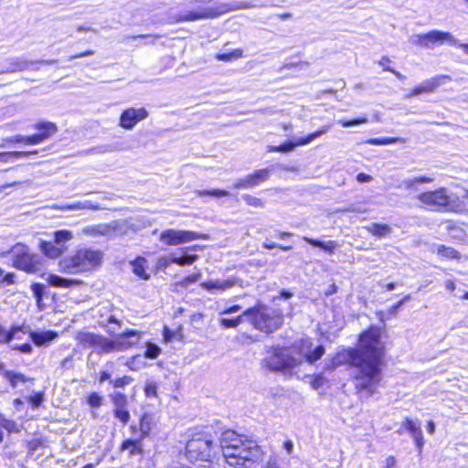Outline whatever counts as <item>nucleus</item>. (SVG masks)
Segmentation results:
<instances>
[{
    "mask_svg": "<svg viewBox=\"0 0 468 468\" xmlns=\"http://www.w3.org/2000/svg\"><path fill=\"white\" fill-rule=\"evenodd\" d=\"M143 336L141 331L128 329L122 334L116 335L113 339L114 352L126 351L136 346Z\"/></svg>",
    "mask_w": 468,
    "mask_h": 468,
    "instance_id": "f8f14e48",
    "label": "nucleus"
},
{
    "mask_svg": "<svg viewBox=\"0 0 468 468\" xmlns=\"http://www.w3.org/2000/svg\"><path fill=\"white\" fill-rule=\"evenodd\" d=\"M253 326L265 333H272L283 323L282 314L266 306H255L243 312Z\"/></svg>",
    "mask_w": 468,
    "mask_h": 468,
    "instance_id": "39448f33",
    "label": "nucleus"
},
{
    "mask_svg": "<svg viewBox=\"0 0 468 468\" xmlns=\"http://www.w3.org/2000/svg\"><path fill=\"white\" fill-rule=\"evenodd\" d=\"M67 248H60L49 241H42L40 244V250L48 258L57 259L60 257Z\"/></svg>",
    "mask_w": 468,
    "mask_h": 468,
    "instance_id": "5701e85b",
    "label": "nucleus"
},
{
    "mask_svg": "<svg viewBox=\"0 0 468 468\" xmlns=\"http://www.w3.org/2000/svg\"><path fill=\"white\" fill-rule=\"evenodd\" d=\"M403 427L409 431L410 432V434L412 435L413 433H415L417 431L420 430V424H417L415 422H413L409 418H406L405 421L403 422Z\"/></svg>",
    "mask_w": 468,
    "mask_h": 468,
    "instance_id": "4d7b16f0",
    "label": "nucleus"
},
{
    "mask_svg": "<svg viewBox=\"0 0 468 468\" xmlns=\"http://www.w3.org/2000/svg\"><path fill=\"white\" fill-rule=\"evenodd\" d=\"M384 344L381 330L370 327L359 338L356 348L345 349L336 356L337 361L350 365L356 388L372 395L381 380Z\"/></svg>",
    "mask_w": 468,
    "mask_h": 468,
    "instance_id": "f257e3e1",
    "label": "nucleus"
},
{
    "mask_svg": "<svg viewBox=\"0 0 468 468\" xmlns=\"http://www.w3.org/2000/svg\"><path fill=\"white\" fill-rule=\"evenodd\" d=\"M5 143H16V144L24 143V144H26V136L18 134V135H15V136H12L9 138H5L3 140V144H1V146L4 147L5 145Z\"/></svg>",
    "mask_w": 468,
    "mask_h": 468,
    "instance_id": "680f3d73",
    "label": "nucleus"
},
{
    "mask_svg": "<svg viewBox=\"0 0 468 468\" xmlns=\"http://www.w3.org/2000/svg\"><path fill=\"white\" fill-rule=\"evenodd\" d=\"M98 323L111 335H114L117 331V329L115 327L112 326V324H116L118 326V328L121 327V321H119L112 314L109 315L107 318H103V316L101 315Z\"/></svg>",
    "mask_w": 468,
    "mask_h": 468,
    "instance_id": "a878e982",
    "label": "nucleus"
},
{
    "mask_svg": "<svg viewBox=\"0 0 468 468\" xmlns=\"http://www.w3.org/2000/svg\"><path fill=\"white\" fill-rule=\"evenodd\" d=\"M298 349L300 356L304 357L310 364L319 360L324 354V347L322 345L313 348V343L308 339L303 340Z\"/></svg>",
    "mask_w": 468,
    "mask_h": 468,
    "instance_id": "dca6fc26",
    "label": "nucleus"
},
{
    "mask_svg": "<svg viewBox=\"0 0 468 468\" xmlns=\"http://www.w3.org/2000/svg\"><path fill=\"white\" fill-rule=\"evenodd\" d=\"M397 466V461L394 456H388L386 459L385 462V467L384 468H396Z\"/></svg>",
    "mask_w": 468,
    "mask_h": 468,
    "instance_id": "774afa93",
    "label": "nucleus"
},
{
    "mask_svg": "<svg viewBox=\"0 0 468 468\" xmlns=\"http://www.w3.org/2000/svg\"><path fill=\"white\" fill-rule=\"evenodd\" d=\"M329 130V126H324L319 131L310 133L304 138H299L296 142H286L282 145H279V152L288 153L292 151L296 146L305 145L310 144L314 139L318 138L322 134H324Z\"/></svg>",
    "mask_w": 468,
    "mask_h": 468,
    "instance_id": "6ab92c4d",
    "label": "nucleus"
},
{
    "mask_svg": "<svg viewBox=\"0 0 468 468\" xmlns=\"http://www.w3.org/2000/svg\"><path fill=\"white\" fill-rule=\"evenodd\" d=\"M120 227L119 221H112L110 224H98L93 226L85 227L82 233L87 236H108L114 233Z\"/></svg>",
    "mask_w": 468,
    "mask_h": 468,
    "instance_id": "aec40b11",
    "label": "nucleus"
},
{
    "mask_svg": "<svg viewBox=\"0 0 468 468\" xmlns=\"http://www.w3.org/2000/svg\"><path fill=\"white\" fill-rule=\"evenodd\" d=\"M74 238L72 231L68 229H61L54 232V241L56 245L60 248H67L65 243Z\"/></svg>",
    "mask_w": 468,
    "mask_h": 468,
    "instance_id": "7c9ffc66",
    "label": "nucleus"
},
{
    "mask_svg": "<svg viewBox=\"0 0 468 468\" xmlns=\"http://www.w3.org/2000/svg\"><path fill=\"white\" fill-rule=\"evenodd\" d=\"M111 399L114 405V409L127 407V398L121 392L112 394Z\"/></svg>",
    "mask_w": 468,
    "mask_h": 468,
    "instance_id": "49530a36",
    "label": "nucleus"
},
{
    "mask_svg": "<svg viewBox=\"0 0 468 468\" xmlns=\"http://www.w3.org/2000/svg\"><path fill=\"white\" fill-rule=\"evenodd\" d=\"M438 254L442 256V257L448 258V259H457V258H459V252L457 250H455L452 248L446 247V246H443V245H441L438 248Z\"/></svg>",
    "mask_w": 468,
    "mask_h": 468,
    "instance_id": "de8ad7c7",
    "label": "nucleus"
},
{
    "mask_svg": "<svg viewBox=\"0 0 468 468\" xmlns=\"http://www.w3.org/2000/svg\"><path fill=\"white\" fill-rule=\"evenodd\" d=\"M415 198L420 207L434 212L454 211L457 207L453 196L445 187L420 193Z\"/></svg>",
    "mask_w": 468,
    "mask_h": 468,
    "instance_id": "423d86ee",
    "label": "nucleus"
},
{
    "mask_svg": "<svg viewBox=\"0 0 468 468\" xmlns=\"http://www.w3.org/2000/svg\"><path fill=\"white\" fill-rule=\"evenodd\" d=\"M228 11L225 5L222 6V9L218 12L214 11L212 8H203L198 7L195 11H187L184 14L177 15L176 21V22H190L207 18L216 17L218 15Z\"/></svg>",
    "mask_w": 468,
    "mask_h": 468,
    "instance_id": "ddd939ff",
    "label": "nucleus"
},
{
    "mask_svg": "<svg viewBox=\"0 0 468 468\" xmlns=\"http://www.w3.org/2000/svg\"><path fill=\"white\" fill-rule=\"evenodd\" d=\"M138 428H139L138 434L135 437H136V440H139L140 441H142L148 435V433L150 431V424L148 421H146L145 416H143L141 418Z\"/></svg>",
    "mask_w": 468,
    "mask_h": 468,
    "instance_id": "58836bf2",
    "label": "nucleus"
},
{
    "mask_svg": "<svg viewBox=\"0 0 468 468\" xmlns=\"http://www.w3.org/2000/svg\"><path fill=\"white\" fill-rule=\"evenodd\" d=\"M32 62H28L21 58H10L5 60V65L0 69L1 73L23 71L28 68Z\"/></svg>",
    "mask_w": 468,
    "mask_h": 468,
    "instance_id": "412c9836",
    "label": "nucleus"
},
{
    "mask_svg": "<svg viewBox=\"0 0 468 468\" xmlns=\"http://www.w3.org/2000/svg\"><path fill=\"white\" fill-rule=\"evenodd\" d=\"M9 253L13 255V266L28 273L39 271L40 257L32 254L27 246L22 243L14 245Z\"/></svg>",
    "mask_w": 468,
    "mask_h": 468,
    "instance_id": "1a4fd4ad",
    "label": "nucleus"
},
{
    "mask_svg": "<svg viewBox=\"0 0 468 468\" xmlns=\"http://www.w3.org/2000/svg\"><path fill=\"white\" fill-rule=\"evenodd\" d=\"M10 346H11L12 350H17L24 354H31L33 351V346L30 344V342H27V343H24L21 345L15 343V344L11 345Z\"/></svg>",
    "mask_w": 468,
    "mask_h": 468,
    "instance_id": "864d4df0",
    "label": "nucleus"
},
{
    "mask_svg": "<svg viewBox=\"0 0 468 468\" xmlns=\"http://www.w3.org/2000/svg\"><path fill=\"white\" fill-rule=\"evenodd\" d=\"M48 138V133H37L31 136H26V144H39Z\"/></svg>",
    "mask_w": 468,
    "mask_h": 468,
    "instance_id": "3c124183",
    "label": "nucleus"
},
{
    "mask_svg": "<svg viewBox=\"0 0 468 468\" xmlns=\"http://www.w3.org/2000/svg\"><path fill=\"white\" fill-rule=\"evenodd\" d=\"M366 229L368 232L378 238H383L388 236L391 233V228L386 224L372 223Z\"/></svg>",
    "mask_w": 468,
    "mask_h": 468,
    "instance_id": "bb28decb",
    "label": "nucleus"
},
{
    "mask_svg": "<svg viewBox=\"0 0 468 468\" xmlns=\"http://www.w3.org/2000/svg\"><path fill=\"white\" fill-rule=\"evenodd\" d=\"M140 441L136 440V437L133 436L130 439L125 440L121 446L122 451L130 450V454L134 455L136 453H140L142 452L139 444Z\"/></svg>",
    "mask_w": 468,
    "mask_h": 468,
    "instance_id": "72a5a7b5",
    "label": "nucleus"
},
{
    "mask_svg": "<svg viewBox=\"0 0 468 468\" xmlns=\"http://www.w3.org/2000/svg\"><path fill=\"white\" fill-rule=\"evenodd\" d=\"M367 122V118H366V117H361V118L351 120V121H345V120L338 121V123H340L343 127H351L354 125L364 124Z\"/></svg>",
    "mask_w": 468,
    "mask_h": 468,
    "instance_id": "5fc2aeb1",
    "label": "nucleus"
},
{
    "mask_svg": "<svg viewBox=\"0 0 468 468\" xmlns=\"http://www.w3.org/2000/svg\"><path fill=\"white\" fill-rule=\"evenodd\" d=\"M44 399V395L42 393H37L34 396H30L28 400L31 402L34 408H37L41 405Z\"/></svg>",
    "mask_w": 468,
    "mask_h": 468,
    "instance_id": "e2e57ef3",
    "label": "nucleus"
},
{
    "mask_svg": "<svg viewBox=\"0 0 468 468\" xmlns=\"http://www.w3.org/2000/svg\"><path fill=\"white\" fill-rule=\"evenodd\" d=\"M444 80H451V78L448 75H440L430 80H426L421 84L415 87L409 97L419 96L426 92H432L443 83Z\"/></svg>",
    "mask_w": 468,
    "mask_h": 468,
    "instance_id": "a211bd4d",
    "label": "nucleus"
},
{
    "mask_svg": "<svg viewBox=\"0 0 468 468\" xmlns=\"http://www.w3.org/2000/svg\"><path fill=\"white\" fill-rule=\"evenodd\" d=\"M76 339L83 347H93L100 353L110 354L114 352L113 339H109L101 335L90 332H80Z\"/></svg>",
    "mask_w": 468,
    "mask_h": 468,
    "instance_id": "9b49d317",
    "label": "nucleus"
},
{
    "mask_svg": "<svg viewBox=\"0 0 468 468\" xmlns=\"http://www.w3.org/2000/svg\"><path fill=\"white\" fill-rule=\"evenodd\" d=\"M200 277H201V273L200 272L194 273L192 275H189V276L186 277L180 282V284L182 286H184V287H187L189 284L197 282L200 279Z\"/></svg>",
    "mask_w": 468,
    "mask_h": 468,
    "instance_id": "052dcab7",
    "label": "nucleus"
},
{
    "mask_svg": "<svg viewBox=\"0 0 468 468\" xmlns=\"http://www.w3.org/2000/svg\"><path fill=\"white\" fill-rule=\"evenodd\" d=\"M29 335L31 341H33L37 346H42L45 343L54 339L57 335L48 331L43 333L30 332Z\"/></svg>",
    "mask_w": 468,
    "mask_h": 468,
    "instance_id": "c756f323",
    "label": "nucleus"
},
{
    "mask_svg": "<svg viewBox=\"0 0 468 468\" xmlns=\"http://www.w3.org/2000/svg\"><path fill=\"white\" fill-rule=\"evenodd\" d=\"M133 371H138L146 366V362L141 355L133 356L124 363Z\"/></svg>",
    "mask_w": 468,
    "mask_h": 468,
    "instance_id": "c9c22d12",
    "label": "nucleus"
},
{
    "mask_svg": "<svg viewBox=\"0 0 468 468\" xmlns=\"http://www.w3.org/2000/svg\"><path fill=\"white\" fill-rule=\"evenodd\" d=\"M146 350L144 353V357L149 359H154L161 354V348L151 342H147L146 345Z\"/></svg>",
    "mask_w": 468,
    "mask_h": 468,
    "instance_id": "37998d69",
    "label": "nucleus"
},
{
    "mask_svg": "<svg viewBox=\"0 0 468 468\" xmlns=\"http://www.w3.org/2000/svg\"><path fill=\"white\" fill-rule=\"evenodd\" d=\"M0 427L7 431L9 433H18L22 430V425L14 420L7 419L0 413Z\"/></svg>",
    "mask_w": 468,
    "mask_h": 468,
    "instance_id": "c85d7f7f",
    "label": "nucleus"
},
{
    "mask_svg": "<svg viewBox=\"0 0 468 468\" xmlns=\"http://www.w3.org/2000/svg\"><path fill=\"white\" fill-rule=\"evenodd\" d=\"M145 394L147 397L155 396L156 395V386L155 384H147L144 388Z\"/></svg>",
    "mask_w": 468,
    "mask_h": 468,
    "instance_id": "338daca9",
    "label": "nucleus"
},
{
    "mask_svg": "<svg viewBox=\"0 0 468 468\" xmlns=\"http://www.w3.org/2000/svg\"><path fill=\"white\" fill-rule=\"evenodd\" d=\"M303 239L308 244L318 247L329 253H334V251L339 248V244L335 240L321 241L308 237H303Z\"/></svg>",
    "mask_w": 468,
    "mask_h": 468,
    "instance_id": "393cba45",
    "label": "nucleus"
},
{
    "mask_svg": "<svg viewBox=\"0 0 468 468\" xmlns=\"http://www.w3.org/2000/svg\"><path fill=\"white\" fill-rule=\"evenodd\" d=\"M271 175V170L269 168H263L260 170H256L253 174L248 175L243 178L238 179L233 186L237 189L240 188H252L261 182H264L269 179Z\"/></svg>",
    "mask_w": 468,
    "mask_h": 468,
    "instance_id": "4468645a",
    "label": "nucleus"
},
{
    "mask_svg": "<svg viewBox=\"0 0 468 468\" xmlns=\"http://www.w3.org/2000/svg\"><path fill=\"white\" fill-rule=\"evenodd\" d=\"M412 438L414 439L418 452L420 453L422 452L423 444H424V438L422 434L421 429L417 431L415 433L412 434Z\"/></svg>",
    "mask_w": 468,
    "mask_h": 468,
    "instance_id": "6e6d98bb",
    "label": "nucleus"
},
{
    "mask_svg": "<svg viewBox=\"0 0 468 468\" xmlns=\"http://www.w3.org/2000/svg\"><path fill=\"white\" fill-rule=\"evenodd\" d=\"M243 317L246 316L242 314L234 319L220 318L219 323L224 328H235L242 323Z\"/></svg>",
    "mask_w": 468,
    "mask_h": 468,
    "instance_id": "c03bdc74",
    "label": "nucleus"
},
{
    "mask_svg": "<svg viewBox=\"0 0 468 468\" xmlns=\"http://www.w3.org/2000/svg\"><path fill=\"white\" fill-rule=\"evenodd\" d=\"M236 277H229L224 280H210L200 283V286L209 292H224L239 283Z\"/></svg>",
    "mask_w": 468,
    "mask_h": 468,
    "instance_id": "f3484780",
    "label": "nucleus"
},
{
    "mask_svg": "<svg viewBox=\"0 0 468 468\" xmlns=\"http://www.w3.org/2000/svg\"><path fill=\"white\" fill-rule=\"evenodd\" d=\"M133 380V378H131L129 376H124L122 378H119L115 379L114 381H112V384H113L114 388H123V387L129 385L130 383H132Z\"/></svg>",
    "mask_w": 468,
    "mask_h": 468,
    "instance_id": "bf43d9fd",
    "label": "nucleus"
},
{
    "mask_svg": "<svg viewBox=\"0 0 468 468\" xmlns=\"http://www.w3.org/2000/svg\"><path fill=\"white\" fill-rule=\"evenodd\" d=\"M47 281L49 285L58 288H70L82 283L80 280L67 279L56 274H49Z\"/></svg>",
    "mask_w": 468,
    "mask_h": 468,
    "instance_id": "4be33fe9",
    "label": "nucleus"
},
{
    "mask_svg": "<svg viewBox=\"0 0 468 468\" xmlns=\"http://www.w3.org/2000/svg\"><path fill=\"white\" fill-rule=\"evenodd\" d=\"M217 445L208 435L197 434L189 440L186 446V456L191 463L211 462Z\"/></svg>",
    "mask_w": 468,
    "mask_h": 468,
    "instance_id": "0eeeda50",
    "label": "nucleus"
},
{
    "mask_svg": "<svg viewBox=\"0 0 468 468\" xmlns=\"http://www.w3.org/2000/svg\"><path fill=\"white\" fill-rule=\"evenodd\" d=\"M196 193L199 197H202L205 196H211V197L219 198V197L229 196V192H228L226 190H221V189L197 190Z\"/></svg>",
    "mask_w": 468,
    "mask_h": 468,
    "instance_id": "79ce46f5",
    "label": "nucleus"
},
{
    "mask_svg": "<svg viewBox=\"0 0 468 468\" xmlns=\"http://www.w3.org/2000/svg\"><path fill=\"white\" fill-rule=\"evenodd\" d=\"M35 128L40 131L39 133H48V138L58 130L56 124L49 122H38L35 125Z\"/></svg>",
    "mask_w": 468,
    "mask_h": 468,
    "instance_id": "4c0bfd02",
    "label": "nucleus"
},
{
    "mask_svg": "<svg viewBox=\"0 0 468 468\" xmlns=\"http://www.w3.org/2000/svg\"><path fill=\"white\" fill-rule=\"evenodd\" d=\"M12 333H14V336H12V337L10 336V338H8L7 341H0V344H9L15 339L21 340L23 338L22 335L26 334L23 331L22 327H20V326H13L9 331H6L5 329V335H11Z\"/></svg>",
    "mask_w": 468,
    "mask_h": 468,
    "instance_id": "a18cd8bd",
    "label": "nucleus"
},
{
    "mask_svg": "<svg viewBox=\"0 0 468 468\" xmlns=\"http://www.w3.org/2000/svg\"><path fill=\"white\" fill-rule=\"evenodd\" d=\"M88 403L94 408H98L102 404V397L98 393H91L88 398Z\"/></svg>",
    "mask_w": 468,
    "mask_h": 468,
    "instance_id": "13d9d810",
    "label": "nucleus"
},
{
    "mask_svg": "<svg viewBox=\"0 0 468 468\" xmlns=\"http://www.w3.org/2000/svg\"><path fill=\"white\" fill-rule=\"evenodd\" d=\"M5 378L9 381L13 388H16L19 382L25 383L28 380L25 375L14 371H5Z\"/></svg>",
    "mask_w": 468,
    "mask_h": 468,
    "instance_id": "e433bc0d",
    "label": "nucleus"
},
{
    "mask_svg": "<svg viewBox=\"0 0 468 468\" xmlns=\"http://www.w3.org/2000/svg\"><path fill=\"white\" fill-rule=\"evenodd\" d=\"M37 154V151L25 152V151H15V152H2L0 153V162L7 163L12 159H18L21 157H27L31 154Z\"/></svg>",
    "mask_w": 468,
    "mask_h": 468,
    "instance_id": "2f4dec72",
    "label": "nucleus"
},
{
    "mask_svg": "<svg viewBox=\"0 0 468 468\" xmlns=\"http://www.w3.org/2000/svg\"><path fill=\"white\" fill-rule=\"evenodd\" d=\"M209 235L183 229H166L161 232L160 241L167 246H177L196 239L207 240Z\"/></svg>",
    "mask_w": 468,
    "mask_h": 468,
    "instance_id": "9d476101",
    "label": "nucleus"
},
{
    "mask_svg": "<svg viewBox=\"0 0 468 468\" xmlns=\"http://www.w3.org/2000/svg\"><path fill=\"white\" fill-rule=\"evenodd\" d=\"M410 41L414 45L426 48H432L434 45H441L447 42L451 46L462 48L464 53L468 55V44H460L449 32L431 30L426 34H415L410 37Z\"/></svg>",
    "mask_w": 468,
    "mask_h": 468,
    "instance_id": "6e6552de",
    "label": "nucleus"
},
{
    "mask_svg": "<svg viewBox=\"0 0 468 468\" xmlns=\"http://www.w3.org/2000/svg\"><path fill=\"white\" fill-rule=\"evenodd\" d=\"M147 261L144 257H137L135 260L130 261L133 272L142 280H148L150 275L146 272Z\"/></svg>",
    "mask_w": 468,
    "mask_h": 468,
    "instance_id": "b1692460",
    "label": "nucleus"
},
{
    "mask_svg": "<svg viewBox=\"0 0 468 468\" xmlns=\"http://www.w3.org/2000/svg\"><path fill=\"white\" fill-rule=\"evenodd\" d=\"M242 198L250 207H264V202L261 198L248 194L243 195Z\"/></svg>",
    "mask_w": 468,
    "mask_h": 468,
    "instance_id": "8fccbe9b",
    "label": "nucleus"
},
{
    "mask_svg": "<svg viewBox=\"0 0 468 468\" xmlns=\"http://www.w3.org/2000/svg\"><path fill=\"white\" fill-rule=\"evenodd\" d=\"M103 254L99 250L80 249L73 255L61 259L59 270L67 274L90 272L101 264Z\"/></svg>",
    "mask_w": 468,
    "mask_h": 468,
    "instance_id": "7ed1b4c3",
    "label": "nucleus"
},
{
    "mask_svg": "<svg viewBox=\"0 0 468 468\" xmlns=\"http://www.w3.org/2000/svg\"><path fill=\"white\" fill-rule=\"evenodd\" d=\"M15 278H16L15 273L9 272L2 278L1 282L4 284H6V285L13 284V283H15Z\"/></svg>",
    "mask_w": 468,
    "mask_h": 468,
    "instance_id": "69168bd1",
    "label": "nucleus"
},
{
    "mask_svg": "<svg viewBox=\"0 0 468 468\" xmlns=\"http://www.w3.org/2000/svg\"><path fill=\"white\" fill-rule=\"evenodd\" d=\"M61 208L68 209V210H76V209L101 210V207L98 203L92 202L90 200H85L82 202H76L73 204L66 205L64 207H61Z\"/></svg>",
    "mask_w": 468,
    "mask_h": 468,
    "instance_id": "cd10ccee",
    "label": "nucleus"
},
{
    "mask_svg": "<svg viewBox=\"0 0 468 468\" xmlns=\"http://www.w3.org/2000/svg\"><path fill=\"white\" fill-rule=\"evenodd\" d=\"M197 259H198V256L196 254L186 255V256H182V257H171V261H173V263L179 265V266L191 265Z\"/></svg>",
    "mask_w": 468,
    "mask_h": 468,
    "instance_id": "ea45409f",
    "label": "nucleus"
},
{
    "mask_svg": "<svg viewBox=\"0 0 468 468\" xmlns=\"http://www.w3.org/2000/svg\"><path fill=\"white\" fill-rule=\"evenodd\" d=\"M220 447L226 462L236 468H246L247 463L254 461L260 454L255 441L249 440L232 430L222 432Z\"/></svg>",
    "mask_w": 468,
    "mask_h": 468,
    "instance_id": "f03ea898",
    "label": "nucleus"
},
{
    "mask_svg": "<svg viewBox=\"0 0 468 468\" xmlns=\"http://www.w3.org/2000/svg\"><path fill=\"white\" fill-rule=\"evenodd\" d=\"M433 179L429 176H418L414 178L407 179L403 182L404 186L408 190L418 191L417 186L419 184H426L432 182Z\"/></svg>",
    "mask_w": 468,
    "mask_h": 468,
    "instance_id": "473e14b6",
    "label": "nucleus"
},
{
    "mask_svg": "<svg viewBox=\"0 0 468 468\" xmlns=\"http://www.w3.org/2000/svg\"><path fill=\"white\" fill-rule=\"evenodd\" d=\"M113 414L123 424H126L130 420V413L127 410L126 407L114 409Z\"/></svg>",
    "mask_w": 468,
    "mask_h": 468,
    "instance_id": "603ef678",
    "label": "nucleus"
},
{
    "mask_svg": "<svg viewBox=\"0 0 468 468\" xmlns=\"http://www.w3.org/2000/svg\"><path fill=\"white\" fill-rule=\"evenodd\" d=\"M302 358L293 356L290 349L270 346L264 350L261 365L271 372H286L298 367Z\"/></svg>",
    "mask_w": 468,
    "mask_h": 468,
    "instance_id": "20e7f679",
    "label": "nucleus"
},
{
    "mask_svg": "<svg viewBox=\"0 0 468 468\" xmlns=\"http://www.w3.org/2000/svg\"><path fill=\"white\" fill-rule=\"evenodd\" d=\"M263 247L266 248V249H274V248H279L282 250H289L292 249V246H281V245H277L276 243L274 242H271L269 241L268 239L263 243Z\"/></svg>",
    "mask_w": 468,
    "mask_h": 468,
    "instance_id": "0e129e2a",
    "label": "nucleus"
},
{
    "mask_svg": "<svg viewBox=\"0 0 468 468\" xmlns=\"http://www.w3.org/2000/svg\"><path fill=\"white\" fill-rule=\"evenodd\" d=\"M147 116L148 112L144 108H129L121 114L120 126L126 130H131Z\"/></svg>",
    "mask_w": 468,
    "mask_h": 468,
    "instance_id": "2eb2a0df",
    "label": "nucleus"
},
{
    "mask_svg": "<svg viewBox=\"0 0 468 468\" xmlns=\"http://www.w3.org/2000/svg\"><path fill=\"white\" fill-rule=\"evenodd\" d=\"M242 55L243 51L241 49L237 48L229 53L218 54L216 56V58L220 61H231L233 59H238L241 58Z\"/></svg>",
    "mask_w": 468,
    "mask_h": 468,
    "instance_id": "a19ab883",
    "label": "nucleus"
},
{
    "mask_svg": "<svg viewBox=\"0 0 468 468\" xmlns=\"http://www.w3.org/2000/svg\"><path fill=\"white\" fill-rule=\"evenodd\" d=\"M31 291L37 299L38 307H40V303L45 293V286L41 283H34L31 285Z\"/></svg>",
    "mask_w": 468,
    "mask_h": 468,
    "instance_id": "09e8293b",
    "label": "nucleus"
},
{
    "mask_svg": "<svg viewBox=\"0 0 468 468\" xmlns=\"http://www.w3.org/2000/svg\"><path fill=\"white\" fill-rule=\"evenodd\" d=\"M406 140L401 137H385V138H371L366 143L370 145H388L397 143H405Z\"/></svg>",
    "mask_w": 468,
    "mask_h": 468,
    "instance_id": "f704fd0d",
    "label": "nucleus"
}]
</instances>
